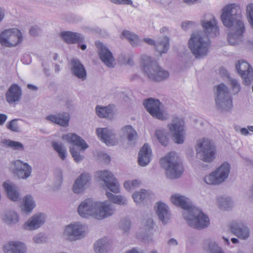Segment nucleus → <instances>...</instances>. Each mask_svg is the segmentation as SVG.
<instances>
[{"label": "nucleus", "instance_id": "f257e3e1", "mask_svg": "<svg viewBox=\"0 0 253 253\" xmlns=\"http://www.w3.org/2000/svg\"><path fill=\"white\" fill-rule=\"evenodd\" d=\"M201 23L204 32L192 33L188 43L189 48L196 59L207 56L211 46L209 38H214L219 34L216 20L212 14L205 15Z\"/></svg>", "mask_w": 253, "mask_h": 253}, {"label": "nucleus", "instance_id": "f03ea898", "mask_svg": "<svg viewBox=\"0 0 253 253\" xmlns=\"http://www.w3.org/2000/svg\"><path fill=\"white\" fill-rule=\"evenodd\" d=\"M220 17L225 27H233L227 35L229 44L235 45L241 43L243 41V35L246 29L241 20L242 12L239 4L233 3L226 5L222 9Z\"/></svg>", "mask_w": 253, "mask_h": 253}, {"label": "nucleus", "instance_id": "7ed1b4c3", "mask_svg": "<svg viewBox=\"0 0 253 253\" xmlns=\"http://www.w3.org/2000/svg\"><path fill=\"white\" fill-rule=\"evenodd\" d=\"M170 199L174 205L184 210L183 217L189 226L202 229L209 225V217L200 209L193 206L189 198L179 194H175L171 196Z\"/></svg>", "mask_w": 253, "mask_h": 253}, {"label": "nucleus", "instance_id": "20e7f679", "mask_svg": "<svg viewBox=\"0 0 253 253\" xmlns=\"http://www.w3.org/2000/svg\"><path fill=\"white\" fill-rule=\"evenodd\" d=\"M141 61L144 74L152 81L161 82L169 77L168 71L160 67L157 62L146 55H143Z\"/></svg>", "mask_w": 253, "mask_h": 253}, {"label": "nucleus", "instance_id": "39448f33", "mask_svg": "<svg viewBox=\"0 0 253 253\" xmlns=\"http://www.w3.org/2000/svg\"><path fill=\"white\" fill-rule=\"evenodd\" d=\"M161 165L166 169L167 177L170 179L179 178L183 172V168L177 154L173 152L168 154L160 160Z\"/></svg>", "mask_w": 253, "mask_h": 253}, {"label": "nucleus", "instance_id": "423d86ee", "mask_svg": "<svg viewBox=\"0 0 253 253\" xmlns=\"http://www.w3.org/2000/svg\"><path fill=\"white\" fill-rule=\"evenodd\" d=\"M197 158L205 163H211L216 158L217 151L214 143L207 138L197 141L195 146Z\"/></svg>", "mask_w": 253, "mask_h": 253}, {"label": "nucleus", "instance_id": "0eeeda50", "mask_svg": "<svg viewBox=\"0 0 253 253\" xmlns=\"http://www.w3.org/2000/svg\"><path fill=\"white\" fill-rule=\"evenodd\" d=\"M215 102L216 107L222 111H229L232 107V98L228 88L224 84L215 87Z\"/></svg>", "mask_w": 253, "mask_h": 253}, {"label": "nucleus", "instance_id": "6e6552de", "mask_svg": "<svg viewBox=\"0 0 253 253\" xmlns=\"http://www.w3.org/2000/svg\"><path fill=\"white\" fill-rule=\"evenodd\" d=\"M63 139L74 146L70 148V152L77 163L81 162L84 157L80 154L79 150L75 148V146L80 148L81 150H84L88 147V144L80 136L75 133H68L63 136Z\"/></svg>", "mask_w": 253, "mask_h": 253}, {"label": "nucleus", "instance_id": "1a4fd4ad", "mask_svg": "<svg viewBox=\"0 0 253 253\" xmlns=\"http://www.w3.org/2000/svg\"><path fill=\"white\" fill-rule=\"evenodd\" d=\"M230 171V164L224 162L214 171L206 175L204 181L209 185H219L228 178Z\"/></svg>", "mask_w": 253, "mask_h": 253}, {"label": "nucleus", "instance_id": "9d476101", "mask_svg": "<svg viewBox=\"0 0 253 253\" xmlns=\"http://www.w3.org/2000/svg\"><path fill=\"white\" fill-rule=\"evenodd\" d=\"M86 226L79 222H75L66 226L63 236L67 240L74 241L84 237L86 234Z\"/></svg>", "mask_w": 253, "mask_h": 253}, {"label": "nucleus", "instance_id": "9b49d317", "mask_svg": "<svg viewBox=\"0 0 253 253\" xmlns=\"http://www.w3.org/2000/svg\"><path fill=\"white\" fill-rule=\"evenodd\" d=\"M22 40V33L17 29L6 30L0 34V43L3 46H15L21 42Z\"/></svg>", "mask_w": 253, "mask_h": 253}, {"label": "nucleus", "instance_id": "f8f14e48", "mask_svg": "<svg viewBox=\"0 0 253 253\" xmlns=\"http://www.w3.org/2000/svg\"><path fill=\"white\" fill-rule=\"evenodd\" d=\"M184 124L182 118H175L169 125L170 132L172 133L174 141L176 143L182 144L184 141Z\"/></svg>", "mask_w": 253, "mask_h": 253}, {"label": "nucleus", "instance_id": "ddd939ff", "mask_svg": "<svg viewBox=\"0 0 253 253\" xmlns=\"http://www.w3.org/2000/svg\"><path fill=\"white\" fill-rule=\"evenodd\" d=\"M97 201L91 198H87L82 202L79 206L78 211L80 215L84 218L92 216L95 218Z\"/></svg>", "mask_w": 253, "mask_h": 253}, {"label": "nucleus", "instance_id": "4468645a", "mask_svg": "<svg viewBox=\"0 0 253 253\" xmlns=\"http://www.w3.org/2000/svg\"><path fill=\"white\" fill-rule=\"evenodd\" d=\"M143 104L147 111L154 118L161 120L165 119L161 110L163 105L159 99L149 98L144 100Z\"/></svg>", "mask_w": 253, "mask_h": 253}, {"label": "nucleus", "instance_id": "2eb2a0df", "mask_svg": "<svg viewBox=\"0 0 253 253\" xmlns=\"http://www.w3.org/2000/svg\"><path fill=\"white\" fill-rule=\"evenodd\" d=\"M96 211L95 219L102 220L113 215L115 211V207L109 201H97Z\"/></svg>", "mask_w": 253, "mask_h": 253}, {"label": "nucleus", "instance_id": "dca6fc26", "mask_svg": "<svg viewBox=\"0 0 253 253\" xmlns=\"http://www.w3.org/2000/svg\"><path fill=\"white\" fill-rule=\"evenodd\" d=\"M95 45L98 49L99 58L102 62L107 67L113 68L115 65V59L112 53L105 45L100 42H96Z\"/></svg>", "mask_w": 253, "mask_h": 253}, {"label": "nucleus", "instance_id": "f3484780", "mask_svg": "<svg viewBox=\"0 0 253 253\" xmlns=\"http://www.w3.org/2000/svg\"><path fill=\"white\" fill-rule=\"evenodd\" d=\"M97 174L111 191L115 193L120 192L119 184L111 172L108 170L100 171Z\"/></svg>", "mask_w": 253, "mask_h": 253}, {"label": "nucleus", "instance_id": "a211bd4d", "mask_svg": "<svg viewBox=\"0 0 253 253\" xmlns=\"http://www.w3.org/2000/svg\"><path fill=\"white\" fill-rule=\"evenodd\" d=\"M236 68L245 84H250L253 81V71L250 65L246 61L240 60Z\"/></svg>", "mask_w": 253, "mask_h": 253}, {"label": "nucleus", "instance_id": "6ab92c4d", "mask_svg": "<svg viewBox=\"0 0 253 253\" xmlns=\"http://www.w3.org/2000/svg\"><path fill=\"white\" fill-rule=\"evenodd\" d=\"M12 164L14 166V173L19 178L26 179L30 176L32 168L27 163L17 160L13 162Z\"/></svg>", "mask_w": 253, "mask_h": 253}, {"label": "nucleus", "instance_id": "aec40b11", "mask_svg": "<svg viewBox=\"0 0 253 253\" xmlns=\"http://www.w3.org/2000/svg\"><path fill=\"white\" fill-rule=\"evenodd\" d=\"M232 233L242 240H247L250 236V231L248 226L243 222L233 221L230 224Z\"/></svg>", "mask_w": 253, "mask_h": 253}, {"label": "nucleus", "instance_id": "412c9836", "mask_svg": "<svg viewBox=\"0 0 253 253\" xmlns=\"http://www.w3.org/2000/svg\"><path fill=\"white\" fill-rule=\"evenodd\" d=\"M71 71L72 74L82 81L86 78V72L84 66L77 59L73 58L70 62Z\"/></svg>", "mask_w": 253, "mask_h": 253}, {"label": "nucleus", "instance_id": "4be33fe9", "mask_svg": "<svg viewBox=\"0 0 253 253\" xmlns=\"http://www.w3.org/2000/svg\"><path fill=\"white\" fill-rule=\"evenodd\" d=\"M45 214L38 213L34 215L24 224V228L26 230H34L39 228L44 222Z\"/></svg>", "mask_w": 253, "mask_h": 253}, {"label": "nucleus", "instance_id": "5701e85b", "mask_svg": "<svg viewBox=\"0 0 253 253\" xmlns=\"http://www.w3.org/2000/svg\"><path fill=\"white\" fill-rule=\"evenodd\" d=\"M46 120L62 126L68 125L70 115L68 113L62 112L55 114H50L45 117Z\"/></svg>", "mask_w": 253, "mask_h": 253}, {"label": "nucleus", "instance_id": "b1692460", "mask_svg": "<svg viewBox=\"0 0 253 253\" xmlns=\"http://www.w3.org/2000/svg\"><path fill=\"white\" fill-rule=\"evenodd\" d=\"M90 180V176L89 174L86 173L82 174L77 178L73 184V192L76 194L83 192L88 186Z\"/></svg>", "mask_w": 253, "mask_h": 253}, {"label": "nucleus", "instance_id": "393cba45", "mask_svg": "<svg viewBox=\"0 0 253 253\" xmlns=\"http://www.w3.org/2000/svg\"><path fill=\"white\" fill-rule=\"evenodd\" d=\"M156 212L160 220L164 224H167L170 219L169 207L165 203L159 202L156 206Z\"/></svg>", "mask_w": 253, "mask_h": 253}, {"label": "nucleus", "instance_id": "a878e982", "mask_svg": "<svg viewBox=\"0 0 253 253\" xmlns=\"http://www.w3.org/2000/svg\"><path fill=\"white\" fill-rule=\"evenodd\" d=\"M22 91L20 87L16 84H12L5 94L6 101L13 103L18 101L21 98Z\"/></svg>", "mask_w": 253, "mask_h": 253}, {"label": "nucleus", "instance_id": "bb28decb", "mask_svg": "<svg viewBox=\"0 0 253 253\" xmlns=\"http://www.w3.org/2000/svg\"><path fill=\"white\" fill-rule=\"evenodd\" d=\"M4 253H25L24 244L19 241H9L3 246Z\"/></svg>", "mask_w": 253, "mask_h": 253}, {"label": "nucleus", "instance_id": "cd10ccee", "mask_svg": "<svg viewBox=\"0 0 253 253\" xmlns=\"http://www.w3.org/2000/svg\"><path fill=\"white\" fill-rule=\"evenodd\" d=\"M152 155L151 149L147 144H145L138 154V162L140 166L145 167L150 162Z\"/></svg>", "mask_w": 253, "mask_h": 253}, {"label": "nucleus", "instance_id": "c85d7f7f", "mask_svg": "<svg viewBox=\"0 0 253 253\" xmlns=\"http://www.w3.org/2000/svg\"><path fill=\"white\" fill-rule=\"evenodd\" d=\"M63 40L67 43H77L82 42L84 37L81 34L71 31H64L60 33Z\"/></svg>", "mask_w": 253, "mask_h": 253}, {"label": "nucleus", "instance_id": "c756f323", "mask_svg": "<svg viewBox=\"0 0 253 253\" xmlns=\"http://www.w3.org/2000/svg\"><path fill=\"white\" fill-rule=\"evenodd\" d=\"M98 137L107 145L112 144L114 138V132L108 128H98L96 129Z\"/></svg>", "mask_w": 253, "mask_h": 253}, {"label": "nucleus", "instance_id": "7c9ffc66", "mask_svg": "<svg viewBox=\"0 0 253 253\" xmlns=\"http://www.w3.org/2000/svg\"><path fill=\"white\" fill-rule=\"evenodd\" d=\"M3 188L6 191L8 197L13 201H16L19 199V195L17 192L16 187L11 182L5 181L3 184Z\"/></svg>", "mask_w": 253, "mask_h": 253}, {"label": "nucleus", "instance_id": "2f4dec72", "mask_svg": "<svg viewBox=\"0 0 253 253\" xmlns=\"http://www.w3.org/2000/svg\"><path fill=\"white\" fill-rule=\"evenodd\" d=\"M113 105H109L105 107L98 105L96 107L95 110L96 114L100 118H106L110 119L113 117Z\"/></svg>", "mask_w": 253, "mask_h": 253}, {"label": "nucleus", "instance_id": "473e14b6", "mask_svg": "<svg viewBox=\"0 0 253 253\" xmlns=\"http://www.w3.org/2000/svg\"><path fill=\"white\" fill-rule=\"evenodd\" d=\"M169 39L167 36L160 38L155 44L157 51L160 54L166 53L169 48Z\"/></svg>", "mask_w": 253, "mask_h": 253}, {"label": "nucleus", "instance_id": "72a5a7b5", "mask_svg": "<svg viewBox=\"0 0 253 253\" xmlns=\"http://www.w3.org/2000/svg\"><path fill=\"white\" fill-rule=\"evenodd\" d=\"M154 222L151 218H148L144 225V229L145 230L147 236H145L143 240L146 243H150L153 242V239L152 234L153 233L154 229Z\"/></svg>", "mask_w": 253, "mask_h": 253}, {"label": "nucleus", "instance_id": "f704fd0d", "mask_svg": "<svg viewBox=\"0 0 253 253\" xmlns=\"http://www.w3.org/2000/svg\"><path fill=\"white\" fill-rule=\"evenodd\" d=\"M109 244V241L107 238L99 239L94 243V251L97 253H105L108 249Z\"/></svg>", "mask_w": 253, "mask_h": 253}, {"label": "nucleus", "instance_id": "c9c22d12", "mask_svg": "<svg viewBox=\"0 0 253 253\" xmlns=\"http://www.w3.org/2000/svg\"><path fill=\"white\" fill-rule=\"evenodd\" d=\"M122 35L128 40L133 46H137L140 45L142 42L136 35L129 31H124Z\"/></svg>", "mask_w": 253, "mask_h": 253}, {"label": "nucleus", "instance_id": "e433bc0d", "mask_svg": "<svg viewBox=\"0 0 253 253\" xmlns=\"http://www.w3.org/2000/svg\"><path fill=\"white\" fill-rule=\"evenodd\" d=\"M204 245L208 247L210 253H224L215 241L211 239H206L204 242Z\"/></svg>", "mask_w": 253, "mask_h": 253}, {"label": "nucleus", "instance_id": "4c0bfd02", "mask_svg": "<svg viewBox=\"0 0 253 253\" xmlns=\"http://www.w3.org/2000/svg\"><path fill=\"white\" fill-rule=\"evenodd\" d=\"M217 203L221 210H227L232 207L231 199L228 197H220L218 198Z\"/></svg>", "mask_w": 253, "mask_h": 253}, {"label": "nucleus", "instance_id": "58836bf2", "mask_svg": "<svg viewBox=\"0 0 253 253\" xmlns=\"http://www.w3.org/2000/svg\"><path fill=\"white\" fill-rule=\"evenodd\" d=\"M2 219L7 224H14L18 222L17 214L13 211H7L2 215Z\"/></svg>", "mask_w": 253, "mask_h": 253}, {"label": "nucleus", "instance_id": "ea45409f", "mask_svg": "<svg viewBox=\"0 0 253 253\" xmlns=\"http://www.w3.org/2000/svg\"><path fill=\"white\" fill-rule=\"evenodd\" d=\"M106 196L109 201L120 205H125L127 203L126 199L121 195H115L110 192H107Z\"/></svg>", "mask_w": 253, "mask_h": 253}, {"label": "nucleus", "instance_id": "a19ab883", "mask_svg": "<svg viewBox=\"0 0 253 253\" xmlns=\"http://www.w3.org/2000/svg\"><path fill=\"white\" fill-rule=\"evenodd\" d=\"M52 146L61 159L64 160L67 156V151L64 145L61 143L52 142Z\"/></svg>", "mask_w": 253, "mask_h": 253}, {"label": "nucleus", "instance_id": "79ce46f5", "mask_svg": "<svg viewBox=\"0 0 253 253\" xmlns=\"http://www.w3.org/2000/svg\"><path fill=\"white\" fill-rule=\"evenodd\" d=\"M155 135L162 145L164 146L168 145L169 139L168 137V133L167 131L161 129L157 130L155 131Z\"/></svg>", "mask_w": 253, "mask_h": 253}, {"label": "nucleus", "instance_id": "37998d69", "mask_svg": "<svg viewBox=\"0 0 253 253\" xmlns=\"http://www.w3.org/2000/svg\"><path fill=\"white\" fill-rule=\"evenodd\" d=\"M123 134L127 137L129 141L133 140L137 135L136 131L133 129L132 126L127 125L122 128Z\"/></svg>", "mask_w": 253, "mask_h": 253}, {"label": "nucleus", "instance_id": "c03bdc74", "mask_svg": "<svg viewBox=\"0 0 253 253\" xmlns=\"http://www.w3.org/2000/svg\"><path fill=\"white\" fill-rule=\"evenodd\" d=\"M149 196L148 192L145 190H141L140 191L136 192L132 195L133 199L136 204L142 202L145 199Z\"/></svg>", "mask_w": 253, "mask_h": 253}, {"label": "nucleus", "instance_id": "a18cd8bd", "mask_svg": "<svg viewBox=\"0 0 253 253\" xmlns=\"http://www.w3.org/2000/svg\"><path fill=\"white\" fill-rule=\"evenodd\" d=\"M3 143L5 146H7L15 150L21 151L24 150L23 145L21 143L18 141L7 139L4 140L3 141Z\"/></svg>", "mask_w": 253, "mask_h": 253}, {"label": "nucleus", "instance_id": "49530a36", "mask_svg": "<svg viewBox=\"0 0 253 253\" xmlns=\"http://www.w3.org/2000/svg\"><path fill=\"white\" fill-rule=\"evenodd\" d=\"M24 211L26 212H31L35 206V203L30 195H27L24 199Z\"/></svg>", "mask_w": 253, "mask_h": 253}, {"label": "nucleus", "instance_id": "de8ad7c7", "mask_svg": "<svg viewBox=\"0 0 253 253\" xmlns=\"http://www.w3.org/2000/svg\"><path fill=\"white\" fill-rule=\"evenodd\" d=\"M247 17L249 23L253 29V3H250L246 6Z\"/></svg>", "mask_w": 253, "mask_h": 253}, {"label": "nucleus", "instance_id": "09e8293b", "mask_svg": "<svg viewBox=\"0 0 253 253\" xmlns=\"http://www.w3.org/2000/svg\"><path fill=\"white\" fill-rule=\"evenodd\" d=\"M140 181L138 180H133L132 181H126L124 183V187L127 191H131L139 186Z\"/></svg>", "mask_w": 253, "mask_h": 253}, {"label": "nucleus", "instance_id": "8fccbe9b", "mask_svg": "<svg viewBox=\"0 0 253 253\" xmlns=\"http://www.w3.org/2000/svg\"><path fill=\"white\" fill-rule=\"evenodd\" d=\"M17 121V120L15 119L10 121L9 123L7 124V128L12 131H19V128L18 126Z\"/></svg>", "mask_w": 253, "mask_h": 253}, {"label": "nucleus", "instance_id": "3c124183", "mask_svg": "<svg viewBox=\"0 0 253 253\" xmlns=\"http://www.w3.org/2000/svg\"><path fill=\"white\" fill-rule=\"evenodd\" d=\"M230 82L233 93H238L241 90L240 85L239 84L238 82L235 79L231 80Z\"/></svg>", "mask_w": 253, "mask_h": 253}, {"label": "nucleus", "instance_id": "603ef678", "mask_svg": "<svg viewBox=\"0 0 253 253\" xmlns=\"http://www.w3.org/2000/svg\"><path fill=\"white\" fill-rule=\"evenodd\" d=\"M130 226V222L128 220L124 219L120 222V228L125 232H127Z\"/></svg>", "mask_w": 253, "mask_h": 253}, {"label": "nucleus", "instance_id": "864d4df0", "mask_svg": "<svg viewBox=\"0 0 253 253\" xmlns=\"http://www.w3.org/2000/svg\"><path fill=\"white\" fill-rule=\"evenodd\" d=\"M33 240L35 243L42 244L45 241V237L43 234L40 233L34 236Z\"/></svg>", "mask_w": 253, "mask_h": 253}, {"label": "nucleus", "instance_id": "5fc2aeb1", "mask_svg": "<svg viewBox=\"0 0 253 253\" xmlns=\"http://www.w3.org/2000/svg\"><path fill=\"white\" fill-rule=\"evenodd\" d=\"M111 2L116 4H127L131 5L132 4L131 0H110Z\"/></svg>", "mask_w": 253, "mask_h": 253}, {"label": "nucleus", "instance_id": "6e6d98bb", "mask_svg": "<svg viewBox=\"0 0 253 253\" xmlns=\"http://www.w3.org/2000/svg\"><path fill=\"white\" fill-rule=\"evenodd\" d=\"M40 32V29L36 26L32 27L29 31L30 35L34 36L38 35Z\"/></svg>", "mask_w": 253, "mask_h": 253}, {"label": "nucleus", "instance_id": "4d7b16f0", "mask_svg": "<svg viewBox=\"0 0 253 253\" xmlns=\"http://www.w3.org/2000/svg\"><path fill=\"white\" fill-rule=\"evenodd\" d=\"M249 130L253 132V126H248V128H242L240 132L242 135H247L249 134Z\"/></svg>", "mask_w": 253, "mask_h": 253}, {"label": "nucleus", "instance_id": "13d9d810", "mask_svg": "<svg viewBox=\"0 0 253 253\" xmlns=\"http://www.w3.org/2000/svg\"><path fill=\"white\" fill-rule=\"evenodd\" d=\"M193 24H194V22L191 21H188L182 23L181 24V27L183 29L186 30L190 26H192Z\"/></svg>", "mask_w": 253, "mask_h": 253}, {"label": "nucleus", "instance_id": "bf43d9fd", "mask_svg": "<svg viewBox=\"0 0 253 253\" xmlns=\"http://www.w3.org/2000/svg\"><path fill=\"white\" fill-rule=\"evenodd\" d=\"M7 119L6 115L4 114H0V126L3 125Z\"/></svg>", "mask_w": 253, "mask_h": 253}, {"label": "nucleus", "instance_id": "052dcab7", "mask_svg": "<svg viewBox=\"0 0 253 253\" xmlns=\"http://www.w3.org/2000/svg\"><path fill=\"white\" fill-rule=\"evenodd\" d=\"M143 41L150 45H155V44H156V42L153 40H152L150 38L144 39Z\"/></svg>", "mask_w": 253, "mask_h": 253}, {"label": "nucleus", "instance_id": "680f3d73", "mask_svg": "<svg viewBox=\"0 0 253 253\" xmlns=\"http://www.w3.org/2000/svg\"><path fill=\"white\" fill-rule=\"evenodd\" d=\"M168 244L169 245H173V246H176V245H177L178 243L175 239L171 238L168 241Z\"/></svg>", "mask_w": 253, "mask_h": 253}, {"label": "nucleus", "instance_id": "e2e57ef3", "mask_svg": "<svg viewBox=\"0 0 253 253\" xmlns=\"http://www.w3.org/2000/svg\"><path fill=\"white\" fill-rule=\"evenodd\" d=\"M219 73L223 76H227L228 75L227 71L224 68H221L220 69Z\"/></svg>", "mask_w": 253, "mask_h": 253}, {"label": "nucleus", "instance_id": "0e129e2a", "mask_svg": "<svg viewBox=\"0 0 253 253\" xmlns=\"http://www.w3.org/2000/svg\"><path fill=\"white\" fill-rule=\"evenodd\" d=\"M27 87L29 89H31L32 90H38V87L33 85V84H28L27 85Z\"/></svg>", "mask_w": 253, "mask_h": 253}, {"label": "nucleus", "instance_id": "69168bd1", "mask_svg": "<svg viewBox=\"0 0 253 253\" xmlns=\"http://www.w3.org/2000/svg\"><path fill=\"white\" fill-rule=\"evenodd\" d=\"M198 0H183V1L189 5L192 4L196 2Z\"/></svg>", "mask_w": 253, "mask_h": 253}, {"label": "nucleus", "instance_id": "338daca9", "mask_svg": "<svg viewBox=\"0 0 253 253\" xmlns=\"http://www.w3.org/2000/svg\"><path fill=\"white\" fill-rule=\"evenodd\" d=\"M4 16V11L1 8H0V22L3 19Z\"/></svg>", "mask_w": 253, "mask_h": 253}, {"label": "nucleus", "instance_id": "774afa93", "mask_svg": "<svg viewBox=\"0 0 253 253\" xmlns=\"http://www.w3.org/2000/svg\"><path fill=\"white\" fill-rule=\"evenodd\" d=\"M127 64L130 66H132L134 64L133 59L131 57L128 58V59L127 60Z\"/></svg>", "mask_w": 253, "mask_h": 253}]
</instances>
